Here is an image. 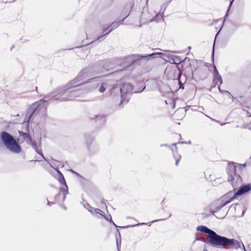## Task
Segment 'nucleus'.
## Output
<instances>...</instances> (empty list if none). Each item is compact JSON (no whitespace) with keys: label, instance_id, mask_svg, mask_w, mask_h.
Returning a JSON list of instances; mask_svg holds the SVG:
<instances>
[{"label":"nucleus","instance_id":"nucleus-41","mask_svg":"<svg viewBox=\"0 0 251 251\" xmlns=\"http://www.w3.org/2000/svg\"><path fill=\"white\" fill-rule=\"evenodd\" d=\"M218 88H219V91L221 93V92H222V91H223V90L221 89V88H220V85H219Z\"/></svg>","mask_w":251,"mask_h":251},{"label":"nucleus","instance_id":"nucleus-40","mask_svg":"<svg viewBox=\"0 0 251 251\" xmlns=\"http://www.w3.org/2000/svg\"><path fill=\"white\" fill-rule=\"evenodd\" d=\"M117 233L118 234L119 236L120 237H121L120 232V231H119V229H117Z\"/></svg>","mask_w":251,"mask_h":251},{"label":"nucleus","instance_id":"nucleus-43","mask_svg":"<svg viewBox=\"0 0 251 251\" xmlns=\"http://www.w3.org/2000/svg\"><path fill=\"white\" fill-rule=\"evenodd\" d=\"M173 102H174V104H173V108H174L175 106V102L174 101H173Z\"/></svg>","mask_w":251,"mask_h":251},{"label":"nucleus","instance_id":"nucleus-36","mask_svg":"<svg viewBox=\"0 0 251 251\" xmlns=\"http://www.w3.org/2000/svg\"><path fill=\"white\" fill-rule=\"evenodd\" d=\"M165 220V219H160V220H153V221H151V223H154V222H157V221H160V220Z\"/></svg>","mask_w":251,"mask_h":251},{"label":"nucleus","instance_id":"nucleus-15","mask_svg":"<svg viewBox=\"0 0 251 251\" xmlns=\"http://www.w3.org/2000/svg\"><path fill=\"white\" fill-rule=\"evenodd\" d=\"M240 187L239 189L235 192L233 197L232 198V200H235L238 198V196L244 194L251 190V184L248 183L245 185H242V184L239 186Z\"/></svg>","mask_w":251,"mask_h":251},{"label":"nucleus","instance_id":"nucleus-1","mask_svg":"<svg viewBox=\"0 0 251 251\" xmlns=\"http://www.w3.org/2000/svg\"><path fill=\"white\" fill-rule=\"evenodd\" d=\"M98 73V71L92 67L88 66L84 69L75 78L71 80L65 86L55 90L42 99L32 103L26 110L25 121L29 123L32 121L36 116L42 117L45 115L48 102L49 100L67 101L72 100L78 97L82 93L80 86L87 83L96 82L99 77H93L86 81L85 79Z\"/></svg>","mask_w":251,"mask_h":251},{"label":"nucleus","instance_id":"nucleus-17","mask_svg":"<svg viewBox=\"0 0 251 251\" xmlns=\"http://www.w3.org/2000/svg\"><path fill=\"white\" fill-rule=\"evenodd\" d=\"M151 16L148 10H143L142 12L140 17V22L141 24H147L151 22Z\"/></svg>","mask_w":251,"mask_h":251},{"label":"nucleus","instance_id":"nucleus-42","mask_svg":"<svg viewBox=\"0 0 251 251\" xmlns=\"http://www.w3.org/2000/svg\"><path fill=\"white\" fill-rule=\"evenodd\" d=\"M103 68L104 69H105L106 70H109L107 68L105 67V65H103Z\"/></svg>","mask_w":251,"mask_h":251},{"label":"nucleus","instance_id":"nucleus-47","mask_svg":"<svg viewBox=\"0 0 251 251\" xmlns=\"http://www.w3.org/2000/svg\"><path fill=\"white\" fill-rule=\"evenodd\" d=\"M171 214H170L169 217H171Z\"/></svg>","mask_w":251,"mask_h":251},{"label":"nucleus","instance_id":"nucleus-3","mask_svg":"<svg viewBox=\"0 0 251 251\" xmlns=\"http://www.w3.org/2000/svg\"><path fill=\"white\" fill-rule=\"evenodd\" d=\"M246 166L245 163L238 164L230 162L228 164L226 168L227 181L230 183L234 190L238 189L239 186L242 183V178L240 175V172Z\"/></svg>","mask_w":251,"mask_h":251},{"label":"nucleus","instance_id":"nucleus-24","mask_svg":"<svg viewBox=\"0 0 251 251\" xmlns=\"http://www.w3.org/2000/svg\"><path fill=\"white\" fill-rule=\"evenodd\" d=\"M175 72H176V73L178 72L177 78L178 79V84H179V88L183 89H184L183 84H182V82L179 80V78L181 75V73L180 72V71L179 69H176Z\"/></svg>","mask_w":251,"mask_h":251},{"label":"nucleus","instance_id":"nucleus-25","mask_svg":"<svg viewBox=\"0 0 251 251\" xmlns=\"http://www.w3.org/2000/svg\"><path fill=\"white\" fill-rule=\"evenodd\" d=\"M218 213V212H214V213H211L213 215H214L215 217H216L218 219H224L226 216V214L225 213H224L222 215H221L220 214H218L217 215H215V213Z\"/></svg>","mask_w":251,"mask_h":251},{"label":"nucleus","instance_id":"nucleus-34","mask_svg":"<svg viewBox=\"0 0 251 251\" xmlns=\"http://www.w3.org/2000/svg\"><path fill=\"white\" fill-rule=\"evenodd\" d=\"M176 59H178V57H176ZM178 61V63H176V62H175L174 63H175L176 64H179L180 62H181L182 61L180 59H178L177 60Z\"/></svg>","mask_w":251,"mask_h":251},{"label":"nucleus","instance_id":"nucleus-21","mask_svg":"<svg viewBox=\"0 0 251 251\" xmlns=\"http://www.w3.org/2000/svg\"><path fill=\"white\" fill-rule=\"evenodd\" d=\"M81 203L85 208L87 209L92 214H94V212L92 211L93 208L86 201L83 200L81 202Z\"/></svg>","mask_w":251,"mask_h":251},{"label":"nucleus","instance_id":"nucleus-7","mask_svg":"<svg viewBox=\"0 0 251 251\" xmlns=\"http://www.w3.org/2000/svg\"><path fill=\"white\" fill-rule=\"evenodd\" d=\"M209 244L213 247H219L232 245L236 249L240 248L239 242L234 239H229L226 237L219 235L216 233Z\"/></svg>","mask_w":251,"mask_h":251},{"label":"nucleus","instance_id":"nucleus-39","mask_svg":"<svg viewBox=\"0 0 251 251\" xmlns=\"http://www.w3.org/2000/svg\"><path fill=\"white\" fill-rule=\"evenodd\" d=\"M176 144H177L176 143H174V144H173V146H175V149H176V150H177V147H176Z\"/></svg>","mask_w":251,"mask_h":251},{"label":"nucleus","instance_id":"nucleus-45","mask_svg":"<svg viewBox=\"0 0 251 251\" xmlns=\"http://www.w3.org/2000/svg\"><path fill=\"white\" fill-rule=\"evenodd\" d=\"M62 207H63L64 209H66V207L64 205H62Z\"/></svg>","mask_w":251,"mask_h":251},{"label":"nucleus","instance_id":"nucleus-22","mask_svg":"<svg viewBox=\"0 0 251 251\" xmlns=\"http://www.w3.org/2000/svg\"><path fill=\"white\" fill-rule=\"evenodd\" d=\"M163 18V16L162 14H156L155 16L151 17V22H158L160 20H161Z\"/></svg>","mask_w":251,"mask_h":251},{"label":"nucleus","instance_id":"nucleus-32","mask_svg":"<svg viewBox=\"0 0 251 251\" xmlns=\"http://www.w3.org/2000/svg\"><path fill=\"white\" fill-rule=\"evenodd\" d=\"M178 143V144H179V143H180V144H184V143H185V144H191V141H189V142H179Z\"/></svg>","mask_w":251,"mask_h":251},{"label":"nucleus","instance_id":"nucleus-33","mask_svg":"<svg viewBox=\"0 0 251 251\" xmlns=\"http://www.w3.org/2000/svg\"><path fill=\"white\" fill-rule=\"evenodd\" d=\"M214 45H215V44H214L213 50H212V60H214Z\"/></svg>","mask_w":251,"mask_h":251},{"label":"nucleus","instance_id":"nucleus-26","mask_svg":"<svg viewBox=\"0 0 251 251\" xmlns=\"http://www.w3.org/2000/svg\"><path fill=\"white\" fill-rule=\"evenodd\" d=\"M100 214L101 216H102L104 217V218L105 219V220L106 221L109 222V223L113 222V221L112 220V218H111V216L110 215H109L108 217H107V216H105L103 215L102 214H100Z\"/></svg>","mask_w":251,"mask_h":251},{"label":"nucleus","instance_id":"nucleus-29","mask_svg":"<svg viewBox=\"0 0 251 251\" xmlns=\"http://www.w3.org/2000/svg\"><path fill=\"white\" fill-rule=\"evenodd\" d=\"M233 0H232L230 1V4H229V5L228 8V9H227V10L226 13V14L225 16H226L227 15L228 12V11H229V9H230V7H231V5H232V2H233Z\"/></svg>","mask_w":251,"mask_h":251},{"label":"nucleus","instance_id":"nucleus-11","mask_svg":"<svg viewBox=\"0 0 251 251\" xmlns=\"http://www.w3.org/2000/svg\"><path fill=\"white\" fill-rule=\"evenodd\" d=\"M19 135L20 137L23 138V141H25L29 145L32 146L33 149L35 150V151L39 155H40L44 159V160L47 161V159L44 157L43 153L42 152L41 143L40 142L39 145H38L35 141H32L30 136L29 133H25L22 131H19Z\"/></svg>","mask_w":251,"mask_h":251},{"label":"nucleus","instance_id":"nucleus-35","mask_svg":"<svg viewBox=\"0 0 251 251\" xmlns=\"http://www.w3.org/2000/svg\"><path fill=\"white\" fill-rule=\"evenodd\" d=\"M53 203H54L53 202H50V201L48 202V205L49 206L52 205Z\"/></svg>","mask_w":251,"mask_h":251},{"label":"nucleus","instance_id":"nucleus-19","mask_svg":"<svg viewBox=\"0 0 251 251\" xmlns=\"http://www.w3.org/2000/svg\"><path fill=\"white\" fill-rule=\"evenodd\" d=\"M160 146H165L169 147L172 151L174 152V149L172 148V146H169L167 144H161L160 145ZM173 155L175 159H176V165L177 166L178 165L179 161L181 159V156L179 154L176 153H175L174 152H173Z\"/></svg>","mask_w":251,"mask_h":251},{"label":"nucleus","instance_id":"nucleus-48","mask_svg":"<svg viewBox=\"0 0 251 251\" xmlns=\"http://www.w3.org/2000/svg\"><path fill=\"white\" fill-rule=\"evenodd\" d=\"M226 124L225 123H224L223 124H222V125H225Z\"/></svg>","mask_w":251,"mask_h":251},{"label":"nucleus","instance_id":"nucleus-6","mask_svg":"<svg viewBox=\"0 0 251 251\" xmlns=\"http://www.w3.org/2000/svg\"><path fill=\"white\" fill-rule=\"evenodd\" d=\"M162 54L161 52L152 53L145 55L131 54L127 55L122 59L121 65L126 68L130 67L132 65L138 63L141 59L149 60L158 57V55Z\"/></svg>","mask_w":251,"mask_h":251},{"label":"nucleus","instance_id":"nucleus-38","mask_svg":"<svg viewBox=\"0 0 251 251\" xmlns=\"http://www.w3.org/2000/svg\"><path fill=\"white\" fill-rule=\"evenodd\" d=\"M101 202L102 204H104V205H106L105 202V200L104 199H103L101 201Z\"/></svg>","mask_w":251,"mask_h":251},{"label":"nucleus","instance_id":"nucleus-13","mask_svg":"<svg viewBox=\"0 0 251 251\" xmlns=\"http://www.w3.org/2000/svg\"><path fill=\"white\" fill-rule=\"evenodd\" d=\"M197 231H201L202 233H206L208 234L207 241H205V239L203 238L201 239V240L203 242H205L209 244H210L213 238L214 237L215 234H216V232L214 231L209 229L207 227L204 226H198L197 227Z\"/></svg>","mask_w":251,"mask_h":251},{"label":"nucleus","instance_id":"nucleus-12","mask_svg":"<svg viewBox=\"0 0 251 251\" xmlns=\"http://www.w3.org/2000/svg\"><path fill=\"white\" fill-rule=\"evenodd\" d=\"M86 144L90 154L93 155L99 151V146L96 143H93L94 138L91 134H85Z\"/></svg>","mask_w":251,"mask_h":251},{"label":"nucleus","instance_id":"nucleus-20","mask_svg":"<svg viewBox=\"0 0 251 251\" xmlns=\"http://www.w3.org/2000/svg\"><path fill=\"white\" fill-rule=\"evenodd\" d=\"M95 120L98 125H103L105 123V117L102 115H97L95 117Z\"/></svg>","mask_w":251,"mask_h":251},{"label":"nucleus","instance_id":"nucleus-5","mask_svg":"<svg viewBox=\"0 0 251 251\" xmlns=\"http://www.w3.org/2000/svg\"><path fill=\"white\" fill-rule=\"evenodd\" d=\"M138 85L140 86V88H137L136 86L134 89L130 83H125L120 86L119 90H120L121 94V100L119 105L123 106L128 102L129 100L128 95L131 94L133 90H134V93H140L146 88V86L143 82L139 83Z\"/></svg>","mask_w":251,"mask_h":251},{"label":"nucleus","instance_id":"nucleus-46","mask_svg":"<svg viewBox=\"0 0 251 251\" xmlns=\"http://www.w3.org/2000/svg\"><path fill=\"white\" fill-rule=\"evenodd\" d=\"M225 90H223V91H222V94H224V93H226L225 92Z\"/></svg>","mask_w":251,"mask_h":251},{"label":"nucleus","instance_id":"nucleus-4","mask_svg":"<svg viewBox=\"0 0 251 251\" xmlns=\"http://www.w3.org/2000/svg\"><path fill=\"white\" fill-rule=\"evenodd\" d=\"M246 166L245 163L238 164L230 162L228 164L226 168L227 181L230 183L234 190L238 189L239 186L242 183V178L240 175V172Z\"/></svg>","mask_w":251,"mask_h":251},{"label":"nucleus","instance_id":"nucleus-27","mask_svg":"<svg viewBox=\"0 0 251 251\" xmlns=\"http://www.w3.org/2000/svg\"><path fill=\"white\" fill-rule=\"evenodd\" d=\"M60 197H61V194L60 193H58L56 195H55V196L54 197L55 201L56 202H59Z\"/></svg>","mask_w":251,"mask_h":251},{"label":"nucleus","instance_id":"nucleus-28","mask_svg":"<svg viewBox=\"0 0 251 251\" xmlns=\"http://www.w3.org/2000/svg\"><path fill=\"white\" fill-rule=\"evenodd\" d=\"M225 93H226V94H227L229 97L230 98V99H232V100H233L234 99H235L236 98H234L228 91H225Z\"/></svg>","mask_w":251,"mask_h":251},{"label":"nucleus","instance_id":"nucleus-23","mask_svg":"<svg viewBox=\"0 0 251 251\" xmlns=\"http://www.w3.org/2000/svg\"><path fill=\"white\" fill-rule=\"evenodd\" d=\"M111 223L114 226L116 227V228L120 227L121 228H128V227H133L134 226H138V225H145L146 224L145 223H141V224H136V225H127V226H117L114 223V222L113 221V222H112Z\"/></svg>","mask_w":251,"mask_h":251},{"label":"nucleus","instance_id":"nucleus-44","mask_svg":"<svg viewBox=\"0 0 251 251\" xmlns=\"http://www.w3.org/2000/svg\"><path fill=\"white\" fill-rule=\"evenodd\" d=\"M117 248L119 250V244H118V243L117 241Z\"/></svg>","mask_w":251,"mask_h":251},{"label":"nucleus","instance_id":"nucleus-14","mask_svg":"<svg viewBox=\"0 0 251 251\" xmlns=\"http://www.w3.org/2000/svg\"><path fill=\"white\" fill-rule=\"evenodd\" d=\"M57 172L58 173V180L61 184L64 185L63 186L60 187L59 189L60 191L62 192L63 194L62 199V201L63 202L65 200L66 195L68 193V188L62 174L59 171Z\"/></svg>","mask_w":251,"mask_h":251},{"label":"nucleus","instance_id":"nucleus-31","mask_svg":"<svg viewBox=\"0 0 251 251\" xmlns=\"http://www.w3.org/2000/svg\"><path fill=\"white\" fill-rule=\"evenodd\" d=\"M94 211L96 213H100L99 212L101 211V210L100 209L98 208H95Z\"/></svg>","mask_w":251,"mask_h":251},{"label":"nucleus","instance_id":"nucleus-10","mask_svg":"<svg viewBox=\"0 0 251 251\" xmlns=\"http://www.w3.org/2000/svg\"><path fill=\"white\" fill-rule=\"evenodd\" d=\"M236 189L234 190L233 189V191H230L224 196L222 198V201L218 200L214 202L213 204L215 206L214 209H211L210 210V213H214V212H219L223 207L233 201L234 200H231V199L233 197L234 193L236 192Z\"/></svg>","mask_w":251,"mask_h":251},{"label":"nucleus","instance_id":"nucleus-16","mask_svg":"<svg viewBox=\"0 0 251 251\" xmlns=\"http://www.w3.org/2000/svg\"><path fill=\"white\" fill-rule=\"evenodd\" d=\"M126 18V17L124 18L122 20H120L118 22H113L111 24V25L109 26L110 27H111V28L109 29V30L107 32H106L105 34H104L101 35V36L98 37L96 40L92 41L91 42V43H93L94 42H96L97 41H99V42H100L101 41L103 40V37L105 36V35L108 34L110 32H111L114 29L117 28L119 26V25L122 24Z\"/></svg>","mask_w":251,"mask_h":251},{"label":"nucleus","instance_id":"nucleus-8","mask_svg":"<svg viewBox=\"0 0 251 251\" xmlns=\"http://www.w3.org/2000/svg\"><path fill=\"white\" fill-rule=\"evenodd\" d=\"M2 143L6 148L13 153H18L21 151V148L16 140L9 133L2 131L0 133Z\"/></svg>","mask_w":251,"mask_h":251},{"label":"nucleus","instance_id":"nucleus-9","mask_svg":"<svg viewBox=\"0 0 251 251\" xmlns=\"http://www.w3.org/2000/svg\"><path fill=\"white\" fill-rule=\"evenodd\" d=\"M98 80L96 82L91 83L92 84V88H97L100 84V85L99 88V91L102 93L105 90H108L110 95L114 94L115 92L119 91L118 84L114 80H106L104 82H99L100 77H98Z\"/></svg>","mask_w":251,"mask_h":251},{"label":"nucleus","instance_id":"nucleus-37","mask_svg":"<svg viewBox=\"0 0 251 251\" xmlns=\"http://www.w3.org/2000/svg\"><path fill=\"white\" fill-rule=\"evenodd\" d=\"M122 70H119L118 71H115V72L112 73L111 74H116V73H120Z\"/></svg>","mask_w":251,"mask_h":251},{"label":"nucleus","instance_id":"nucleus-18","mask_svg":"<svg viewBox=\"0 0 251 251\" xmlns=\"http://www.w3.org/2000/svg\"><path fill=\"white\" fill-rule=\"evenodd\" d=\"M214 75L215 76L214 80L216 81L215 82V84L217 85L218 82L219 81L220 83L219 85H221L223 83V79L221 75L219 74L215 66H214Z\"/></svg>","mask_w":251,"mask_h":251},{"label":"nucleus","instance_id":"nucleus-2","mask_svg":"<svg viewBox=\"0 0 251 251\" xmlns=\"http://www.w3.org/2000/svg\"><path fill=\"white\" fill-rule=\"evenodd\" d=\"M246 166L245 163L238 164L230 162L228 164L226 168L227 181L230 183L234 190L238 189L239 186L242 183V178L240 175V172Z\"/></svg>","mask_w":251,"mask_h":251},{"label":"nucleus","instance_id":"nucleus-30","mask_svg":"<svg viewBox=\"0 0 251 251\" xmlns=\"http://www.w3.org/2000/svg\"><path fill=\"white\" fill-rule=\"evenodd\" d=\"M110 28V26H107L105 28H104L103 29V31H102V35L104 34H105V32Z\"/></svg>","mask_w":251,"mask_h":251}]
</instances>
